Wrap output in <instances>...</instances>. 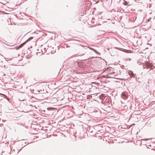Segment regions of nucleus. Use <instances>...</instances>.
I'll use <instances>...</instances> for the list:
<instances>
[{
    "mask_svg": "<svg viewBox=\"0 0 155 155\" xmlns=\"http://www.w3.org/2000/svg\"><path fill=\"white\" fill-rule=\"evenodd\" d=\"M2 43H3L4 44H5V45H7L6 43H4L3 42H2Z\"/></svg>",
    "mask_w": 155,
    "mask_h": 155,
    "instance_id": "obj_18",
    "label": "nucleus"
},
{
    "mask_svg": "<svg viewBox=\"0 0 155 155\" xmlns=\"http://www.w3.org/2000/svg\"><path fill=\"white\" fill-rule=\"evenodd\" d=\"M146 66L147 68H152V65L151 64L148 63Z\"/></svg>",
    "mask_w": 155,
    "mask_h": 155,
    "instance_id": "obj_6",
    "label": "nucleus"
},
{
    "mask_svg": "<svg viewBox=\"0 0 155 155\" xmlns=\"http://www.w3.org/2000/svg\"><path fill=\"white\" fill-rule=\"evenodd\" d=\"M124 5H127V2H124Z\"/></svg>",
    "mask_w": 155,
    "mask_h": 155,
    "instance_id": "obj_13",
    "label": "nucleus"
},
{
    "mask_svg": "<svg viewBox=\"0 0 155 155\" xmlns=\"http://www.w3.org/2000/svg\"><path fill=\"white\" fill-rule=\"evenodd\" d=\"M78 51L80 54L79 55H82L85 54L88 50V47L82 45L79 46L78 48Z\"/></svg>",
    "mask_w": 155,
    "mask_h": 155,
    "instance_id": "obj_1",
    "label": "nucleus"
},
{
    "mask_svg": "<svg viewBox=\"0 0 155 155\" xmlns=\"http://www.w3.org/2000/svg\"><path fill=\"white\" fill-rule=\"evenodd\" d=\"M88 49H89L91 50H92L93 51H94V52L95 51V50H96L95 49H94V48H88Z\"/></svg>",
    "mask_w": 155,
    "mask_h": 155,
    "instance_id": "obj_11",
    "label": "nucleus"
},
{
    "mask_svg": "<svg viewBox=\"0 0 155 155\" xmlns=\"http://www.w3.org/2000/svg\"><path fill=\"white\" fill-rule=\"evenodd\" d=\"M94 52L97 54H100V53L97 51L96 50H95V51H94Z\"/></svg>",
    "mask_w": 155,
    "mask_h": 155,
    "instance_id": "obj_12",
    "label": "nucleus"
},
{
    "mask_svg": "<svg viewBox=\"0 0 155 155\" xmlns=\"http://www.w3.org/2000/svg\"><path fill=\"white\" fill-rule=\"evenodd\" d=\"M106 113V112H104V113Z\"/></svg>",
    "mask_w": 155,
    "mask_h": 155,
    "instance_id": "obj_22",
    "label": "nucleus"
},
{
    "mask_svg": "<svg viewBox=\"0 0 155 155\" xmlns=\"http://www.w3.org/2000/svg\"><path fill=\"white\" fill-rule=\"evenodd\" d=\"M121 97L123 98H125L127 97V95L124 93H123L121 94Z\"/></svg>",
    "mask_w": 155,
    "mask_h": 155,
    "instance_id": "obj_7",
    "label": "nucleus"
},
{
    "mask_svg": "<svg viewBox=\"0 0 155 155\" xmlns=\"http://www.w3.org/2000/svg\"><path fill=\"white\" fill-rule=\"evenodd\" d=\"M92 131H91V132H92Z\"/></svg>",
    "mask_w": 155,
    "mask_h": 155,
    "instance_id": "obj_21",
    "label": "nucleus"
},
{
    "mask_svg": "<svg viewBox=\"0 0 155 155\" xmlns=\"http://www.w3.org/2000/svg\"><path fill=\"white\" fill-rule=\"evenodd\" d=\"M115 48L118 49L119 50H121L123 51L124 52L126 53H129L131 52L130 50H127L124 49H122L121 48L115 47Z\"/></svg>",
    "mask_w": 155,
    "mask_h": 155,
    "instance_id": "obj_4",
    "label": "nucleus"
},
{
    "mask_svg": "<svg viewBox=\"0 0 155 155\" xmlns=\"http://www.w3.org/2000/svg\"><path fill=\"white\" fill-rule=\"evenodd\" d=\"M11 37V36H10V35H9V36H8L7 37H6V39H8L9 38H10Z\"/></svg>",
    "mask_w": 155,
    "mask_h": 155,
    "instance_id": "obj_14",
    "label": "nucleus"
},
{
    "mask_svg": "<svg viewBox=\"0 0 155 155\" xmlns=\"http://www.w3.org/2000/svg\"><path fill=\"white\" fill-rule=\"evenodd\" d=\"M25 43V41L24 42L20 45L19 46L16 47V50L19 49L20 48H21L22 46Z\"/></svg>",
    "mask_w": 155,
    "mask_h": 155,
    "instance_id": "obj_5",
    "label": "nucleus"
},
{
    "mask_svg": "<svg viewBox=\"0 0 155 155\" xmlns=\"http://www.w3.org/2000/svg\"><path fill=\"white\" fill-rule=\"evenodd\" d=\"M100 98L103 101H104V100H105V97H104L102 96H100Z\"/></svg>",
    "mask_w": 155,
    "mask_h": 155,
    "instance_id": "obj_10",
    "label": "nucleus"
},
{
    "mask_svg": "<svg viewBox=\"0 0 155 155\" xmlns=\"http://www.w3.org/2000/svg\"><path fill=\"white\" fill-rule=\"evenodd\" d=\"M75 40V41H79L78 40Z\"/></svg>",
    "mask_w": 155,
    "mask_h": 155,
    "instance_id": "obj_19",
    "label": "nucleus"
},
{
    "mask_svg": "<svg viewBox=\"0 0 155 155\" xmlns=\"http://www.w3.org/2000/svg\"><path fill=\"white\" fill-rule=\"evenodd\" d=\"M4 95L6 97H7V96L6 95Z\"/></svg>",
    "mask_w": 155,
    "mask_h": 155,
    "instance_id": "obj_20",
    "label": "nucleus"
},
{
    "mask_svg": "<svg viewBox=\"0 0 155 155\" xmlns=\"http://www.w3.org/2000/svg\"><path fill=\"white\" fill-rule=\"evenodd\" d=\"M38 91L39 93L41 92V93H43L44 92V89H43L42 90V89L39 90Z\"/></svg>",
    "mask_w": 155,
    "mask_h": 155,
    "instance_id": "obj_9",
    "label": "nucleus"
},
{
    "mask_svg": "<svg viewBox=\"0 0 155 155\" xmlns=\"http://www.w3.org/2000/svg\"><path fill=\"white\" fill-rule=\"evenodd\" d=\"M128 76H129V77H128L127 78V80H129L130 79V78L131 77H133L135 76L134 74L133 73V72L131 71H129L128 72Z\"/></svg>",
    "mask_w": 155,
    "mask_h": 155,
    "instance_id": "obj_2",
    "label": "nucleus"
},
{
    "mask_svg": "<svg viewBox=\"0 0 155 155\" xmlns=\"http://www.w3.org/2000/svg\"><path fill=\"white\" fill-rule=\"evenodd\" d=\"M33 38V37H29L28 39H27L25 42V43L27 42L28 41L31 40Z\"/></svg>",
    "mask_w": 155,
    "mask_h": 155,
    "instance_id": "obj_8",
    "label": "nucleus"
},
{
    "mask_svg": "<svg viewBox=\"0 0 155 155\" xmlns=\"http://www.w3.org/2000/svg\"><path fill=\"white\" fill-rule=\"evenodd\" d=\"M44 50L45 51V50H46V48H44Z\"/></svg>",
    "mask_w": 155,
    "mask_h": 155,
    "instance_id": "obj_17",
    "label": "nucleus"
},
{
    "mask_svg": "<svg viewBox=\"0 0 155 155\" xmlns=\"http://www.w3.org/2000/svg\"><path fill=\"white\" fill-rule=\"evenodd\" d=\"M143 85L145 86V88L144 87V90L146 92H148L149 91V86L148 84L147 85V83H144L143 84Z\"/></svg>",
    "mask_w": 155,
    "mask_h": 155,
    "instance_id": "obj_3",
    "label": "nucleus"
},
{
    "mask_svg": "<svg viewBox=\"0 0 155 155\" xmlns=\"http://www.w3.org/2000/svg\"><path fill=\"white\" fill-rule=\"evenodd\" d=\"M151 19V18H148V20H147L148 21H150V20Z\"/></svg>",
    "mask_w": 155,
    "mask_h": 155,
    "instance_id": "obj_16",
    "label": "nucleus"
},
{
    "mask_svg": "<svg viewBox=\"0 0 155 155\" xmlns=\"http://www.w3.org/2000/svg\"><path fill=\"white\" fill-rule=\"evenodd\" d=\"M107 100V101H108V102H109V98H107L105 99V101H105V100ZM104 102H105V101H104Z\"/></svg>",
    "mask_w": 155,
    "mask_h": 155,
    "instance_id": "obj_15",
    "label": "nucleus"
}]
</instances>
